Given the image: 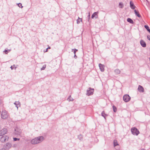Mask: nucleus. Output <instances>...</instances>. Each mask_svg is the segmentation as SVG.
Masks as SVG:
<instances>
[{
    "mask_svg": "<svg viewBox=\"0 0 150 150\" xmlns=\"http://www.w3.org/2000/svg\"><path fill=\"white\" fill-rule=\"evenodd\" d=\"M9 137L6 136H2L0 139V141L2 142H5L6 140H7L8 139Z\"/></svg>",
    "mask_w": 150,
    "mask_h": 150,
    "instance_id": "8",
    "label": "nucleus"
},
{
    "mask_svg": "<svg viewBox=\"0 0 150 150\" xmlns=\"http://www.w3.org/2000/svg\"><path fill=\"white\" fill-rule=\"evenodd\" d=\"M149 137H150V134L149 135Z\"/></svg>",
    "mask_w": 150,
    "mask_h": 150,
    "instance_id": "43",
    "label": "nucleus"
},
{
    "mask_svg": "<svg viewBox=\"0 0 150 150\" xmlns=\"http://www.w3.org/2000/svg\"><path fill=\"white\" fill-rule=\"evenodd\" d=\"M130 97L127 94L125 95L123 97V100L126 102H128L130 100Z\"/></svg>",
    "mask_w": 150,
    "mask_h": 150,
    "instance_id": "5",
    "label": "nucleus"
},
{
    "mask_svg": "<svg viewBox=\"0 0 150 150\" xmlns=\"http://www.w3.org/2000/svg\"><path fill=\"white\" fill-rule=\"evenodd\" d=\"M11 50H8V51L9 52L10 51H11Z\"/></svg>",
    "mask_w": 150,
    "mask_h": 150,
    "instance_id": "40",
    "label": "nucleus"
},
{
    "mask_svg": "<svg viewBox=\"0 0 150 150\" xmlns=\"http://www.w3.org/2000/svg\"><path fill=\"white\" fill-rule=\"evenodd\" d=\"M88 20H89V19H90V13L89 12V14H88Z\"/></svg>",
    "mask_w": 150,
    "mask_h": 150,
    "instance_id": "33",
    "label": "nucleus"
},
{
    "mask_svg": "<svg viewBox=\"0 0 150 150\" xmlns=\"http://www.w3.org/2000/svg\"><path fill=\"white\" fill-rule=\"evenodd\" d=\"M82 21V19L78 17V19L77 20V23L78 24L80 23V22Z\"/></svg>",
    "mask_w": 150,
    "mask_h": 150,
    "instance_id": "19",
    "label": "nucleus"
},
{
    "mask_svg": "<svg viewBox=\"0 0 150 150\" xmlns=\"http://www.w3.org/2000/svg\"><path fill=\"white\" fill-rule=\"evenodd\" d=\"M114 146V147L117 146L116 148L117 150H119L120 149V146L119 144L118 143L117 140H114L113 141Z\"/></svg>",
    "mask_w": 150,
    "mask_h": 150,
    "instance_id": "9",
    "label": "nucleus"
},
{
    "mask_svg": "<svg viewBox=\"0 0 150 150\" xmlns=\"http://www.w3.org/2000/svg\"><path fill=\"white\" fill-rule=\"evenodd\" d=\"M0 150H6V149L5 148H2Z\"/></svg>",
    "mask_w": 150,
    "mask_h": 150,
    "instance_id": "38",
    "label": "nucleus"
},
{
    "mask_svg": "<svg viewBox=\"0 0 150 150\" xmlns=\"http://www.w3.org/2000/svg\"><path fill=\"white\" fill-rule=\"evenodd\" d=\"M47 51H48V49H47H47H46V50H45V51H44V52H47Z\"/></svg>",
    "mask_w": 150,
    "mask_h": 150,
    "instance_id": "37",
    "label": "nucleus"
},
{
    "mask_svg": "<svg viewBox=\"0 0 150 150\" xmlns=\"http://www.w3.org/2000/svg\"><path fill=\"white\" fill-rule=\"evenodd\" d=\"M44 139L43 136H39L32 139L31 143L33 144H36L42 142Z\"/></svg>",
    "mask_w": 150,
    "mask_h": 150,
    "instance_id": "1",
    "label": "nucleus"
},
{
    "mask_svg": "<svg viewBox=\"0 0 150 150\" xmlns=\"http://www.w3.org/2000/svg\"><path fill=\"white\" fill-rule=\"evenodd\" d=\"M138 89L139 91L140 92H144V91L143 87L141 85H139Z\"/></svg>",
    "mask_w": 150,
    "mask_h": 150,
    "instance_id": "12",
    "label": "nucleus"
},
{
    "mask_svg": "<svg viewBox=\"0 0 150 150\" xmlns=\"http://www.w3.org/2000/svg\"><path fill=\"white\" fill-rule=\"evenodd\" d=\"M140 43L141 46L144 47H145L146 46V43L143 40H141L140 41Z\"/></svg>",
    "mask_w": 150,
    "mask_h": 150,
    "instance_id": "15",
    "label": "nucleus"
},
{
    "mask_svg": "<svg viewBox=\"0 0 150 150\" xmlns=\"http://www.w3.org/2000/svg\"><path fill=\"white\" fill-rule=\"evenodd\" d=\"M14 104L16 106V107H17V109H18L19 107H20L21 106V103L19 101H15L14 103Z\"/></svg>",
    "mask_w": 150,
    "mask_h": 150,
    "instance_id": "13",
    "label": "nucleus"
},
{
    "mask_svg": "<svg viewBox=\"0 0 150 150\" xmlns=\"http://www.w3.org/2000/svg\"><path fill=\"white\" fill-rule=\"evenodd\" d=\"M67 100L69 101H73V99L71 97V96H70L68 98Z\"/></svg>",
    "mask_w": 150,
    "mask_h": 150,
    "instance_id": "22",
    "label": "nucleus"
},
{
    "mask_svg": "<svg viewBox=\"0 0 150 150\" xmlns=\"http://www.w3.org/2000/svg\"><path fill=\"white\" fill-rule=\"evenodd\" d=\"M136 8V6L134 5V4L132 2V9L135 10Z\"/></svg>",
    "mask_w": 150,
    "mask_h": 150,
    "instance_id": "25",
    "label": "nucleus"
},
{
    "mask_svg": "<svg viewBox=\"0 0 150 150\" xmlns=\"http://www.w3.org/2000/svg\"><path fill=\"white\" fill-rule=\"evenodd\" d=\"M101 115L102 116L104 117L105 119H106V117L108 116V115L105 113L104 111H103L102 112Z\"/></svg>",
    "mask_w": 150,
    "mask_h": 150,
    "instance_id": "16",
    "label": "nucleus"
},
{
    "mask_svg": "<svg viewBox=\"0 0 150 150\" xmlns=\"http://www.w3.org/2000/svg\"><path fill=\"white\" fill-rule=\"evenodd\" d=\"M141 150H146V149H142Z\"/></svg>",
    "mask_w": 150,
    "mask_h": 150,
    "instance_id": "39",
    "label": "nucleus"
},
{
    "mask_svg": "<svg viewBox=\"0 0 150 150\" xmlns=\"http://www.w3.org/2000/svg\"><path fill=\"white\" fill-rule=\"evenodd\" d=\"M80 136H81V135H80V136H79V137Z\"/></svg>",
    "mask_w": 150,
    "mask_h": 150,
    "instance_id": "42",
    "label": "nucleus"
},
{
    "mask_svg": "<svg viewBox=\"0 0 150 150\" xmlns=\"http://www.w3.org/2000/svg\"><path fill=\"white\" fill-rule=\"evenodd\" d=\"M8 132L6 128H5L0 131V136L4 135L6 134Z\"/></svg>",
    "mask_w": 150,
    "mask_h": 150,
    "instance_id": "6",
    "label": "nucleus"
},
{
    "mask_svg": "<svg viewBox=\"0 0 150 150\" xmlns=\"http://www.w3.org/2000/svg\"><path fill=\"white\" fill-rule=\"evenodd\" d=\"M11 69L12 70L13 69H14V68L15 69H16V67H15V65L14 64L13 65L11 66Z\"/></svg>",
    "mask_w": 150,
    "mask_h": 150,
    "instance_id": "24",
    "label": "nucleus"
},
{
    "mask_svg": "<svg viewBox=\"0 0 150 150\" xmlns=\"http://www.w3.org/2000/svg\"><path fill=\"white\" fill-rule=\"evenodd\" d=\"M78 51V50L76 49H72V52H74V54H76V52H77Z\"/></svg>",
    "mask_w": 150,
    "mask_h": 150,
    "instance_id": "23",
    "label": "nucleus"
},
{
    "mask_svg": "<svg viewBox=\"0 0 150 150\" xmlns=\"http://www.w3.org/2000/svg\"><path fill=\"white\" fill-rule=\"evenodd\" d=\"M99 66L100 71L102 72H103L104 71V66L100 63L99 64Z\"/></svg>",
    "mask_w": 150,
    "mask_h": 150,
    "instance_id": "11",
    "label": "nucleus"
},
{
    "mask_svg": "<svg viewBox=\"0 0 150 150\" xmlns=\"http://www.w3.org/2000/svg\"><path fill=\"white\" fill-rule=\"evenodd\" d=\"M119 7L121 8H122L123 7V5L122 3H120L119 4Z\"/></svg>",
    "mask_w": 150,
    "mask_h": 150,
    "instance_id": "26",
    "label": "nucleus"
},
{
    "mask_svg": "<svg viewBox=\"0 0 150 150\" xmlns=\"http://www.w3.org/2000/svg\"><path fill=\"white\" fill-rule=\"evenodd\" d=\"M127 22H129V23H131V19L130 18H128L127 19Z\"/></svg>",
    "mask_w": 150,
    "mask_h": 150,
    "instance_id": "28",
    "label": "nucleus"
},
{
    "mask_svg": "<svg viewBox=\"0 0 150 150\" xmlns=\"http://www.w3.org/2000/svg\"><path fill=\"white\" fill-rule=\"evenodd\" d=\"M94 91V89L91 88V87L89 88L86 92V95L88 96L92 95L93 94Z\"/></svg>",
    "mask_w": 150,
    "mask_h": 150,
    "instance_id": "4",
    "label": "nucleus"
},
{
    "mask_svg": "<svg viewBox=\"0 0 150 150\" xmlns=\"http://www.w3.org/2000/svg\"><path fill=\"white\" fill-rule=\"evenodd\" d=\"M98 12H96L94 13L92 15L91 18H95L96 19L97 18H98Z\"/></svg>",
    "mask_w": 150,
    "mask_h": 150,
    "instance_id": "10",
    "label": "nucleus"
},
{
    "mask_svg": "<svg viewBox=\"0 0 150 150\" xmlns=\"http://www.w3.org/2000/svg\"><path fill=\"white\" fill-rule=\"evenodd\" d=\"M18 6L22 8L23 6H22V4L20 3L18 4Z\"/></svg>",
    "mask_w": 150,
    "mask_h": 150,
    "instance_id": "30",
    "label": "nucleus"
},
{
    "mask_svg": "<svg viewBox=\"0 0 150 150\" xmlns=\"http://www.w3.org/2000/svg\"><path fill=\"white\" fill-rule=\"evenodd\" d=\"M129 4H130V7L131 8V5H132L131 1H130Z\"/></svg>",
    "mask_w": 150,
    "mask_h": 150,
    "instance_id": "34",
    "label": "nucleus"
},
{
    "mask_svg": "<svg viewBox=\"0 0 150 150\" xmlns=\"http://www.w3.org/2000/svg\"><path fill=\"white\" fill-rule=\"evenodd\" d=\"M112 108L114 112H116L117 111V108L115 106L113 105Z\"/></svg>",
    "mask_w": 150,
    "mask_h": 150,
    "instance_id": "21",
    "label": "nucleus"
},
{
    "mask_svg": "<svg viewBox=\"0 0 150 150\" xmlns=\"http://www.w3.org/2000/svg\"><path fill=\"white\" fill-rule=\"evenodd\" d=\"M114 72L115 74H118L120 73V71L118 69H116L114 70Z\"/></svg>",
    "mask_w": 150,
    "mask_h": 150,
    "instance_id": "18",
    "label": "nucleus"
},
{
    "mask_svg": "<svg viewBox=\"0 0 150 150\" xmlns=\"http://www.w3.org/2000/svg\"><path fill=\"white\" fill-rule=\"evenodd\" d=\"M21 130L18 128H16L15 129L14 133L15 134L17 135H20L21 133Z\"/></svg>",
    "mask_w": 150,
    "mask_h": 150,
    "instance_id": "7",
    "label": "nucleus"
},
{
    "mask_svg": "<svg viewBox=\"0 0 150 150\" xmlns=\"http://www.w3.org/2000/svg\"><path fill=\"white\" fill-rule=\"evenodd\" d=\"M9 116V114L7 111L6 110H3L1 113V118L3 119H6Z\"/></svg>",
    "mask_w": 150,
    "mask_h": 150,
    "instance_id": "2",
    "label": "nucleus"
},
{
    "mask_svg": "<svg viewBox=\"0 0 150 150\" xmlns=\"http://www.w3.org/2000/svg\"><path fill=\"white\" fill-rule=\"evenodd\" d=\"M144 27L147 30V31L150 33V29H149V26L147 25H145L144 26Z\"/></svg>",
    "mask_w": 150,
    "mask_h": 150,
    "instance_id": "20",
    "label": "nucleus"
},
{
    "mask_svg": "<svg viewBox=\"0 0 150 150\" xmlns=\"http://www.w3.org/2000/svg\"><path fill=\"white\" fill-rule=\"evenodd\" d=\"M147 38L148 40L150 41V35H147Z\"/></svg>",
    "mask_w": 150,
    "mask_h": 150,
    "instance_id": "32",
    "label": "nucleus"
},
{
    "mask_svg": "<svg viewBox=\"0 0 150 150\" xmlns=\"http://www.w3.org/2000/svg\"><path fill=\"white\" fill-rule=\"evenodd\" d=\"M46 67V65L45 64L44 65H43L42 67L41 68V70H42L45 69Z\"/></svg>",
    "mask_w": 150,
    "mask_h": 150,
    "instance_id": "27",
    "label": "nucleus"
},
{
    "mask_svg": "<svg viewBox=\"0 0 150 150\" xmlns=\"http://www.w3.org/2000/svg\"><path fill=\"white\" fill-rule=\"evenodd\" d=\"M12 146L11 144L10 143H7L6 144V148L8 149L10 148Z\"/></svg>",
    "mask_w": 150,
    "mask_h": 150,
    "instance_id": "17",
    "label": "nucleus"
},
{
    "mask_svg": "<svg viewBox=\"0 0 150 150\" xmlns=\"http://www.w3.org/2000/svg\"><path fill=\"white\" fill-rule=\"evenodd\" d=\"M74 57L75 59H76V58H77V56H76V54H74Z\"/></svg>",
    "mask_w": 150,
    "mask_h": 150,
    "instance_id": "35",
    "label": "nucleus"
},
{
    "mask_svg": "<svg viewBox=\"0 0 150 150\" xmlns=\"http://www.w3.org/2000/svg\"><path fill=\"white\" fill-rule=\"evenodd\" d=\"M4 52L6 54H7L8 52L7 50H5Z\"/></svg>",
    "mask_w": 150,
    "mask_h": 150,
    "instance_id": "31",
    "label": "nucleus"
},
{
    "mask_svg": "<svg viewBox=\"0 0 150 150\" xmlns=\"http://www.w3.org/2000/svg\"><path fill=\"white\" fill-rule=\"evenodd\" d=\"M139 130L135 127L132 128V134L133 135L137 136L139 134Z\"/></svg>",
    "mask_w": 150,
    "mask_h": 150,
    "instance_id": "3",
    "label": "nucleus"
},
{
    "mask_svg": "<svg viewBox=\"0 0 150 150\" xmlns=\"http://www.w3.org/2000/svg\"><path fill=\"white\" fill-rule=\"evenodd\" d=\"M133 23V21L132 20V24Z\"/></svg>",
    "mask_w": 150,
    "mask_h": 150,
    "instance_id": "41",
    "label": "nucleus"
},
{
    "mask_svg": "<svg viewBox=\"0 0 150 150\" xmlns=\"http://www.w3.org/2000/svg\"><path fill=\"white\" fill-rule=\"evenodd\" d=\"M134 13L136 16H137L139 18L141 17V16L139 14L138 10L135 9L134 10Z\"/></svg>",
    "mask_w": 150,
    "mask_h": 150,
    "instance_id": "14",
    "label": "nucleus"
},
{
    "mask_svg": "<svg viewBox=\"0 0 150 150\" xmlns=\"http://www.w3.org/2000/svg\"><path fill=\"white\" fill-rule=\"evenodd\" d=\"M47 49H51V47L49 46V45H48V48H47Z\"/></svg>",
    "mask_w": 150,
    "mask_h": 150,
    "instance_id": "36",
    "label": "nucleus"
},
{
    "mask_svg": "<svg viewBox=\"0 0 150 150\" xmlns=\"http://www.w3.org/2000/svg\"><path fill=\"white\" fill-rule=\"evenodd\" d=\"M13 139L14 141H16L17 140H19L20 139L15 137L13 138Z\"/></svg>",
    "mask_w": 150,
    "mask_h": 150,
    "instance_id": "29",
    "label": "nucleus"
}]
</instances>
